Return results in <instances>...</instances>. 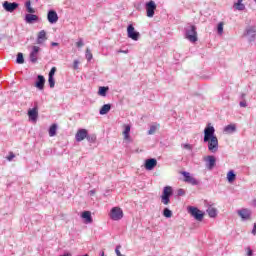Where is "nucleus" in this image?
I'll return each mask as SVG.
<instances>
[{"instance_id":"obj_25","label":"nucleus","mask_w":256,"mask_h":256,"mask_svg":"<svg viewBox=\"0 0 256 256\" xmlns=\"http://www.w3.org/2000/svg\"><path fill=\"white\" fill-rule=\"evenodd\" d=\"M235 179H237V175L235 174V171L230 170L227 173V181H228V183H233V181H235Z\"/></svg>"},{"instance_id":"obj_13","label":"nucleus","mask_w":256,"mask_h":256,"mask_svg":"<svg viewBox=\"0 0 256 256\" xmlns=\"http://www.w3.org/2000/svg\"><path fill=\"white\" fill-rule=\"evenodd\" d=\"M47 20L49 23H51V25H53L59 21V15H57L55 10H49L47 14Z\"/></svg>"},{"instance_id":"obj_43","label":"nucleus","mask_w":256,"mask_h":256,"mask_svg":"<svg viewBox=\"0 0 256 256\" xmlns=\"http://www.w3.org/2000/svg\"><path fill=\"white\" fill-rule=\"evenodd\" d=\"M240 107H247V102L246 101H241L240 102Z\"/></svg>"},{"instance_id":"obj_28","label":"nucleus","mask_w":256,"mask_h":256,"mask_svg":"<svg viewBox=\"0 0 256 256\" xmlns=\"http://www.w3.org/2000/svg\"><path fill=\"white\" fill-rule=\"evenodd\" d=\"M129 133H131V126L126 125V126H125V129H124V131H123L124 139H125L126 141H128V139H129Z\"/></svg>"},{"instance_id":"obj_17","label":"nucleus","mask_w":256,"mask_h":256,"mask_svg":"<svg viewBox=\"0 0 256 256\" xmlns=\"http://www.w3.org/2000/svg\"><path fill=\"white\" fill-rule=\"evenodd\" d=\"M238 215L243 219V221H247L248 219H251V210L247 208L238 210Z\"/></svg>"},{"instance_id":"obj_4","label":"nucleus","mask_w":256,"mask_h":256,"mask_svg":"<svg viewBox=\"0 0 256 256\" xmlns=\"http://www.w3.org/2000/svg\"><path fill=\"white\" fill-rule=\"evenodd\" d=\"M188 213H190V215L194 217L196 221H203V217H205V213L203 211L193 206L188 207Z\"/></svg>"},{"instance_id":"obj_14","label":"nucleus","mask_w":256,"mask_h":256,"mask_svg":"<svg viewBox=\"0 0 256 256\" xmlns=\"http://www.w3.org/2000/svg\"><path fill=\"white\" fill-rule=\"evenodd\" d=\"M87 129H79L75 135V139L78 143H81V141H84V139H87L88 135Z\"/></svg>"},{"instance_id":"obj_19","label":"nucleus","mask_w":256,"mask_h":256,"mask_svg":"<svg viewBox=\"0 0 256 256\" xmlns=\"http://www.w3.org/2000/svg\"><path fill=\"white\" fill-rule=\"evenodd\" d=\"M26 23H35V21H39V16L35 14H26L25 16Z\"/></svg>"},{"instance_id":"obj_5","label":"nucleus","mask_w":256,"mask_h":256,"mask_svg":"<svg viewBox=\"0 0 256 256\" xmlns=\"http://www.w3.org/2000/svg\"><path fill=\"white\" fill-rule=\"evenodd\" d=\"M112 221H121L123 219V210L120 207H113L110 211Z\"/></svg>"},{"instance_id":"obj_52","label":"nucleus","mask_w":256,"mask_h":256,"mask_svg":"<svg viewBox=\"0 0 256 256\" xmlns=\"http://www.w3.org/2000/svg\"><path fill=\"white\" fill-rule=\"evenodd\" d=\"M241 98H242V99H245V93H243V94L241 95Z\"/></svg>"},{"instance_id":"obj_50","label":"nucleus","mask_w":256,"mask_h":256,"mask_svg":"<svg viewBox=\"0 0 256 256\" xmlns=\"http://www.w3.org/2000/svg\"><path fill=\"white\" fill-rule=\"evenodd\" d=\"M252 207H256V199L252 200Z\"/></svg>"},{"instance_id":"obj_15","label":"nucleus","mask_w":256,"mask_h":256,"mask_svg":"<svg viewBox=\"0 0 256 256\" xmlns=\"http://www.w3.org/2000/svg\"><path fill=\"white\" fill-rule=\"evenodd\" d=\"M36 89H39V91H43L45 89V76L38 75L37 80L35 82Z\"/></svg>"},{"instance_id":"obj_36","label":"nucleus","mask_w":256,"mask_h":256,"mask_svg":"<svg viewBox=\"0 0 256 256\" xmlns=\"http://www.w3.org/2000/svg\"><path fill=\"white\" fill-rule=\"evenodd\" d=\"M218 35H223V22H220L217 26Z\"/></svg>"},{"instance_id":"obj_16","label":"nucleus","mask_w":256,"mask_h":256,"mask_svg":"<svg viewBox=\"0 0 256 256\" xmlns=\"http://www.w3.org/2000/svg\"><path fill=\"white\" fill-rule=\"evenodd\" d=\"M145 169H147V171H153V169H155V167H157V159L155 158H150L147 159L145 161Z\"/></svg>"},{"instance_id":"obj_45","label":"nucleus","mask_w":256,"mask_h":256,"mask_svg":"<svg viewBox=\"0 0 256 256\" xmlns=\"http://www.w3.org/2000/svg\"><path fill=\"white\" fill-rule=\"evenodd\" d=\"M252 235H256V223H254V226L252 229Z\"/></svg>"},{"instance_id":"obj_8","label":"nucleus","mask_w":256,"mask_h":256,"mask_svg":"<svg viewBox=\"0 0 256 256\" xmlns=\"http://www.w3.org/2000/svg\"><path fill=\"white\" fill-rule=\"evenodd\" d=\"M127 35L129 39H132V41H139L140 34L139 32L135 31V27H133V24L128 25Z\"/></svg>"},{"instance_id":"obj_22","label":"nucleus","mask_w":256,"mask_h":256,"mask_svg":"<svg viewBox=\"0 0 256 256\" xmlns=\"http://www.w3.org/2000/svg\"><path fill=\"white\" fill-rule=\"evenodd\" d=\"M233 7L236 11H245V4H243V0H238L234 3Z\"/></svg>"},{"instance_id":"obj_21","label":"nucleus","mask_w":256,"mask_h":256,"mask_svg":"<svg viewBox=\"0 0 256 256\" xmlns=\"http://www.w3.org/2000/svg\"><path fill=\"white\" fill-rule=\"evenodd\" d=\"M82 219H85V223H93V217H91L90 211H84L81 215Z\"/></svg>"},{"instance_id":"obj_11","label":"nucleus","mask_w":256,"mask_h":256,"mask_svg":"<svg viewBox=\"0 0 256 256\" xmlns=\"http://www.w3.org/2000/svg\"><path fill=\"white\" fill-rule=\"evenodd\" d=\"M181 175H183L185 183H189L190 185H199V182L195 177L191 176V173L183 171L181 172Z\"/></svg>"},{"instance_id":"obj_6","label":"nucleus","mask_w":256,"mask_h":256,"mask_svg":"<svg viewBox=\"0 0 256 256\" xmlns=\"http://www.w3.org/2000/svg\"><path fill=\"white\" fill-rule=\"evenodd\" d=\"M28 117H29V120L32 121L33 123H37V119H39V107L37 103H35L34 108H30L28 110Z\"/></svg>"},{"instance_id":"obj_40","label":"nucleus","mask_w":256,"mask_h":256,"mask_svg":"<svg viewBox=\"0 0 256 256\" xmlns=\"http://www.w3.org/2000/svg\"><path fill=\"white\" fill-rule=\"evenodd\" d=\"M83 45H85V43H83V39H79V41L76 42V47H78V48L83 47Z\"/></svg>"},{"instance_id":"obj_37","label":"nucleus","mask_w":256,"mask_h":256,"mask_svg":"<svg viewBox=\"0 0 256 256\" xmlns=\"http://www.w3.org/2000/svg\"><path fill=\"white\" fill-rule=\"evenodd\" d=\"M55 73H57V67H52L48 74V77H55Z\"/></svg>"},{"instance_id":"obj_34","label":"nucleus","mask_w":256,"mask_h":256,"mask_svg":"<svg viewBox=\"0 0 256 256\" xmlns=\"http://www.w3.org/2000/svg\"><path fill=\"white\" fill-rule=\"evenodd\" d=\"M48 83H49L50 89H53L55 87V77L48 76Z\"/></svg>"},{"instance_id":"obj_33","label":"nucleus","mask_w":256,"mask_h":256,"mask_svg":"<svg viewBox=\"0 0 256 256\" xmlns=\"http://www.w3.org/2000/svg\"><path fill=\"white\" fill-rule=\"evenodd\" d=\"M25 6H26L28 13H35V9H33V7H31V0H28L25 3Z\"/></svg>"},{"instance_id":"obj_3","label":"nucleus","mask_w":256,"mask_h":256,"mask_svg":"<svg viewBox=\"0 0 256 256\" xmlns=\"http://www.w3.org/2000/svg\"><path fill=\"white\" fill-rule=\"evenodd\" d=\"M171 195H173V188L171 186H165L161 196V203L163 205H169L171 203Z\"/></svg>"},{"instance_id":"obj_41","label":"nucleus","mask_w":256,"mask_h":256,"mask_svg":"<svg viewBox=\"0 0 256 256\" xmlns=\"http://www.w3.org/2000/svg\"><path fill=\"white\" fill-rule=\"evenodd\" d=\"M15 159V154L13 152H10L9 156H7L8 161H13Z\"/></svg>"},{"instance_id":"obj_18","label":"nucleus","mask_w":256,"mask_h":256,"mask_svg":"<svg viewBox=\"0 0 256 256\" xmlns=\"http://www.w3.org/2000/svg\"><path fill=\"white\" fill-rule=\"evenodd\" d=\"M45 41H47V32H45V30H41L37 36V44L43 45Z\"/></svg>"},{"instance_id":"obj_12","label":"nucleus","mask_w":256,"mask_h":256,"mask_svg":"<svg viewBox=\"0 0 256 256\" xmlns=\"http://www.w3.org/2000/svg\"><path fill=\"white\" fill-rule=\"evenodd\" d=\"M31 52L29 55V59L31 63H37V55H39V51H41V48L39 46H32Z\"/></svg>"},{"instance_id":"obj_26","label":"nucleus","mask_w":256,"mask_h":256,"mask_svg":"<svg viewBox=\"0 0 256 256\" xmlns=\"http://www.w3.org/2000/svg\"><path fill=\"white\" fill-rule=\"evenodd\" d=\"M57 135V124H52L49 128V137H55Z\"/></svg>"},{"instance_id":"obj_38","label":"nucleus","mask_w":256,"mask_h":256,"mask_svg":"<svg viewBox=\"0 0 256 256\" xmlns=\"http://www.w3.org/2000/svg\"><path fill=\"white\" fill-rule=\"evenodd\" d=\"M253 33H255V28L253 27L246 28V35H253Z\"/></svg>"},{"instance_id":"obj_10","label":"nucleus","mask_w":256,"mask_h":256,"mask_svg":"<svg viewBox=\"0 0 256 256\" xmlns=\"http://www.w3.org/2000/svg\"><path fill=\"white\" fill-rule=\"evenodd\" d=\"M204 161L206 163V169H209V171L213 170L215 164L217 163V159L213 155L204 157Z\"/></svg>"},{"instance_id":"obj_31","label":"nucleus","mask_w":256,"mask_h":256,"mask_svg":"<svg viewBox=\"0 0 256 256\" xmlns=\"http://www.w3.org/2000/svg\"><path fill=\"white\" fill-rule=\"evenodd\" d=\"M86 139L88 143H95V141H97V136H95V134H87Z\"/></svg>"},{"instance_id":"obj_2","label":"nucleus","mask_w":256,"mask_h":256,"mask_svg":"<svg viewBox=\"0 0 256 256\" xmlns=\"http://www.w3.org/2000/svg\"><path fill=\"white\" fill-rule=\"evenodd\" d=\"M185 39L190 41V43H197L199 38L197 37V27L195 25H190L185 28Z\"/></svg>"},{"instance_id":"obj_24","label":"nucleus","mask_w":256,"mask_h":256,"mask_svg":"<svg viewBox=\"0 0 256 256\" xmlns=\"http://www.w3.org/2000/svg\"><path fill=\"white\" fill-rule=\"evenodd\" d=\"M109 111H111V104H104L99 113L100 115H107V113H109Z\"/></svg>"},{"instance_id":"obj_42","label":"nucleus","mask_w":256,"mask_h":256,"mask_svg":"<svg viewBox=\"0 0 256 256\" xmlns=\"http://www.w3.org/2000/svg\"><path fill=\"white\" fill-rule=\"evenodd\" d=\"M74 69H79V60H75L73 63Z\"/></svg>"},{"instance_id":"obj_49","label":"nucleus","mask_w":256,"mask_h":256,"mask_svg":"<svg viewBox=\"0 0 256 256\" xmlns=\"http://www.w3.org/2000/svg\"><path fill=\"white\" fill-rule=\"evenodd\" d=\"M89 195H91V196L95 195V190H90Z\"/></svg>"},{"instance_id":"obj_53","label":"nucleus","mask_w":256,"mask_h":256,"mask_svg":"<svg viewBox=\"0 0 256 256\" xmlns=\"http://www.w3.org/2000/svg\"><path fill=\"white\" fill-rule=\"evenodd\" d=\"M255 1V3H256V0H254Z\"/></svg>"},{"instance_id":"obj_46","label":"nucleus","mask_w":256,"mask_h":256,"mask_svg":"<svg viewBox=\"0 0 256 256\" xmlns=\"http://www.w3.org/2000/svg\"><path fill=\"white\" fill-rule=\"evenodd\" d=\"M247 255L248 256H253V250H251V248H248Z\"/></svg>"},{"instance_id":"obj_7","label":"nucleus","mask_w":256,"mask_h":256,"mask_svg":"<svg viewBox=\"0 0 256 256\" xmlns=\"http://www.w3.org/2000/svg\"><path fill=\"white\" fill-rule=\"evenodd\" d=\"M146 7V13L147 17H154L155 16V10L157 9V4H155V1L150 0L145 4Z\"/></svg>"},{"instance_id":"obj_48","label":"nucleus","mask_w":256,"mask_h":256,"mask_svg":"<svg viewBox=\"0 0 256 256\" xmlns=\"http://www.w3.org/2000/svg\"><path fill=\"white\" fill-rule=\"evenodd\" d=\"M51 45H52V47H57V46L59 45V43H57V42H52Z\"/></svg>"},{"instance_id":"obj_29","label":"nucleus","mask_w":256,"mask_h":256,"mask_svg":"<svg viewBox=\"0 0 256 256\" xmlns=\"http://www.w3.org/2000/svg\"><path fill=\"white\" fill-rule=\"evenodd\" d=\"M163 215L164 217H166L167 219H171V217H173V212L169 209V208H165L163 210Z\"/></svg>"},{"instance_id":"obj_23","label":"nucleus","mask_w":256,"mask_h":256,"mask_svg":"<svg viewBox=\"0 0 256 256\" xmlns=\"http://www.w3.org/2000/svg\"><path fill=\"white\" fill-rule=\"evenodd\" d=\"M206 212L208 213L209 217H211L212 219L217 217V208H214L213 206H209Z\"/></svg>"},{"instance_id":"obj_51","label":"nucleus","mask_w":256,"mask_h":256,"mask_svg":"<svg viewBox=\"0 0 256 256\" xmlns=\"http://www.w3.org/2000/svg\"><path fill=\"white\" fill-rule=\"evenodd\" d=\"M100 256H106L104 251L100 252Z\"/></svg>"},{"instance_id":"obj_35","label":"nucleus","mask_w":256,"mask_h":256,"mask_svg":"<svg viewBox=\"0 0 256 256\" xmlns=\"http://www.w3.org/2000/svg\"><path fill=\"white\" fill-rule=\"evenodd\" d=\"M86 59L87 61H91V59H93V54L91 53V50H89V48L86 49Z\"/></svg>"},{"instance_id":"obj_20","label":"nucleus","mask_w":256,"mask_h":256,"mask_svg":"<svg viewBox=\"0 0 256 256\" xmlns=\"http://www.w3.org/2000/svg\"><path fill=\"white\" fill-rule=\"evenodd\" d=\"M237 131V126L235 124H229L226 127H224V133L231 135V133H235Z\"/></svg>"},{"instance_id":"obj_9","label":"nucleus","mask_w":256,"mask_h":256,"mask_svg":"<svg viewBox=\"0 0 256 256\" xmlns=\"http://www.w3.org/2000/svg\"><path fill=\"white\" fill-rule=\"evenodd\" d=\"M3 9H5L8 13H13V11L17 10L19 7V3L17 2H9L4 1L2 4Z\"/></svg>"},{"instance_id":"obj_47","label":"nucleus","mask_w":256,"mask_h":256,"mask_svg":"<svg viewBox=\"0 0 256 256\" xmlns=\"http://www.w3.org/2000/svg\"><path fill=\"white\" fill-rule=\"evenodd\" d=\"M118 53H124L125 55H127V53H129V50H118Z\"/></svg>"},{"instance_id":"obj_39","label":"nucleus","mask_w":256,"mask_h":256,"mask_svg":"<svg viewBox=\"0 0 256 256\" xmlns=\"http://www.w3.org/2000/svg\"><path fill=\"white\" fill-rule=\"evenodd\" d=\"M183 149H187L188 151H191L193 149V146L190 144H182Z\"/></svg>"},{"instance_id":"obj_32","label":"nucleus","mask_w":256,"mask_h":256,"mask_svg":"<svg viewBox=\"0 0 256 256\" xmlns=\"http://www.w3.org/2000/svg\"><path fill=\"white\" fill-rule=\"evenodd\" d=\"M157 129H159V125L150 126V129L148 130V135H154V133L157 132Z\"/></svg>"},{"instance_id":"obj_30","label":"nucleus","mask_w":256,"mask_h":256,"mask_svg":"<svg viewBox=\"0 0 256 256\" xmlns=\"http://www.w3.org/2000/svg\"><path fill=\"white\" fill-rule=\"evenodd\" d=\"M16 63H18V65H23V63H25V58H23V53H18L16 58Z\"/></svg>"},{"instance_id":"obj_27","label":"nucleus","mask_w":256,"mask_h":256,"mask_svg":"<svg viewBox=\"0 0 256 256\" xmlns=\"http://www.w3.org/2000/svg\"><path fill=\"white\" fill-rule=\"evenodd\" d=\"M107 91H109V87L101 86L98 91V95L101 97H107Z\"/></svg>"},{"instance_id":"obj_1","label":"nucleus","mask_w":256,"mask_h":256,"mask_svg":"<svg viewBox=\"0 0 256 256\" xmlns=\"http://www.w3.org/2000/svg\"><path fill=\"white\" fill-rule=\"evenodd\" d=\"M204 143H208V151L217 153L219 151V139L215 135V127L208 124L204 129Z\"/></svg>"},{"instance_id":"obj_44","label":"nucleus","mask_w":256,"mask_h":256,"mask_svg":"<svg viewBox=\"0 0 256 256\" xmlns=\"http://www.w3.org/2000/svg\"><path fill=\"white\" fill-rule=\"evenodd\" d=\"M178 195H185V190L179 189L178 190Z\"/></svg>"}]
</instances>
